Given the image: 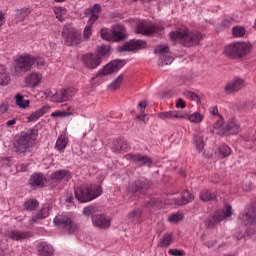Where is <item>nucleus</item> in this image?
<instances>
[{
	"mask_svg": "<svg viewBox=\"0 0 256 256\" xmlns=\"http://www.w3.org/2000/svg\"><path fill=\"white\" fill-rule=\"evenodd\" d=\"M170 39L171 41H179L185 47H195L203 39V34L197 31L189 32V29L184 28L170 32Z\"/></svg>",
	"mask_w": 256,
	"mask_h": 256,
	"instance_id": "obj_1",
	"label": "nucleus"
},
{
	"mask_svg": "<svg viewBox=\"0 0 256 256\" xmlns=\"http://www.w3.org/2000/svg\"><path fill=\"white\" fill-rule=\"evenodd\" d=\"M75 197L80 203H89L93 199H97L103 193L101 185L90 184L87 186H79L74 190Z\"/></svg>",
	"mask_w": 256,
	"mask_h": 256,
	"instance_id": "obj_2",
	"label": "nucleus"
},
{
	"mask_svg": "<svg viewBox=\"0 0 256 256\" xmlns=\"http://www.w3.org/2000/svg\"><path fill=\"white\" fill-rule=\"evenodd\" d=\"M35 139H37V132L35 129L22 132L14 143L15 152L18 153V155H25V153H29V151H31V147H33V143H35Z\"/></svg>",
	"mask_w": 256,
	"mask_h": 256,
	"instance_id": "obj_3",
	"label": "nucleus"
},
{
	"mask_svg": "<svg viewBox=\"0 0 256 256\" xmlns=\"http://www.w3.org/2000/svg\"><path fill=\"white\" fill-rule=\"evenodd\" d=\"M253 50V45L248 42H233L225 46L224 53L231 59H243Z\"/></svg>",
	"mask_w": 256,
	"mask_h": 256,
	"instance_id": "obj_4",
	"label": "nucleus"
},
{
	"mask_svg": "<svg viewBox=\"0 0 256 256\" xmlns=\"http://www.w3.org/2000/svg\"><path fill=\"white\" fill-rule=\"evenodd\" d=\"M243 225H245L247 235H255L256 233V203L244 210L241 217Z\"/></svg>",
	"mask_w": 256,
	"mask_h": 256,
	"instance_id": "obj_5",
	"label": "nucleus"
},
{
	"mask_svg": "<svg viewBox=\"0 0 256 256\" xmlns=\"http://www.w3.org/2000/svg\"><path fill=\"white\" fill-rule=\"evenodd\" d=\"M62 37H64L68 47H75V45H79L81 43V34L75 31V28L71 24L64 26Z\"/></svg>",
	"mask_w": 256,
	"mask_h": 256,
	"instance_id": "obj_6",
	"label": "nucleus"
},
{
	"mask_svg": "<svg viewBox=\"0 0 256 256\" xmlns=\"http://www.w3.org/2000/svg\"><path fill=\"white\" fill-rule=\"evenodd\" d=\"M35 65V57L31 54L21 55L16 59L15 71H23V73H27V71H31L33 66Z\"/></svg>",
	"mask_w": 256,
	"mask_h": 256,
	"instance_id": "obj_7",
	"label": "nucleus"
},
{
	"mask_svg": "<svg viewBox=\"0 0 256 256\" xmlns=\"http://www.w3.org/2000/svg\"><path fill=\"white\" fill-rule=\"evenodd\" d=\"M160 31H163V26H155L145 20L140 21L135 28V33L138 35H152V33H160Z\"/></svg>",
	"mask_w": 256,
	"mask_h": 256,
	"instance_id": "obj_8",
	"label": "nucleus"
},
{
	"mask_svg": "<svg viewBox=\"0 0 256 256\" xmlns=\"http://www.w3.org/2000/svg\"><path fill=\"white\" fill-rule=\"evenodd\" d=\"M147 47V42L143 40H130L123 45L118 47L119 53L132 52L136 53V51H141V49H145Z\"/></svg>",
	"mask_w": 256,
	"mask_h": 256,
	"instance_id": "obj_9",
	"label": "nucleus"
},
{
	"mask_svg": "<svg viewBox=\"0 0 256 256\" xmlns=\"http://www.w3.org/2000/svg\"><path fill=\"white\" fill-rule=\"evenodd\" d=\"M75 93H77V89L75 88L58 90L53 96H51L50 101H53V103H64L65 101L72 99V97H75Z\"/></svg>",
	"mask_w": 256,
	"mask_h": 256,
	"instance_id": "obj_10",
	"label": "nucleus"
},
{
	"mask_svg": "<svg viewBox=\"0 0 256 256\" xmlns=\"http://www.w3.org/2000/svg\"><path fill=\"white\" fill-rule=\"evenodd\" d=\"M127 61L125 60H113L106 64L103 69L99 70V75H111V73H117L119 69H122V67H125Z\"/></svg>",
	"mask_w": 256,
	"mask_h": 256,
	"instance_id": "obj_11",
	"label": "nucleus"
},
{
	"mask_svg": "<svg viewBox=\"0 0 256 256\" xmlns=\"http://www.w3.org/2000/svg\"><path fill=\"white\" fill-rule=\"evenodd\" d=\"M245 87V80L241 77H235L224 86V91L229 95L231 93H237Z\"/></svg>",
	"mask_w": 256,
	"mask_h": 256,
	"instance_id": "obj_12",
	"label": "nucleus"
},
{
	"mask_svg": "<svg viewBox=\"0 0 256 256\" xmlns=\"http://www.w3.org/2000/svg\"><path fill=\"white\" fill-rule=\"evenodd\" d=\"M82 61L87 69H97L103 59L98 54L88 53L82 57Z\"/></svg>",
	"mask_w": 256,
	"mask_h": 256,
	"instance_id": "obj_13",
	"label": "nucleus"
},
{
	"mask_svg": "<svg viewBox=\"0 0 256 256\" xmlns=\"http://www.w3.org/2000/svg\"><path fill=\"white\" fill-rule=\"evenodd\" d=\"M54 224L58 225V227H62L65 231L69 233H73L75 231V226H73V222H71V218L67 215L59 214L54 218Z\"/></svg>",
	"mask_w": 256,
	"mask_h": 256,
	"instance_id": "obj_14",
	"label": "nucleus"
},
{
	"mask_svg": "<svg viewBox=\"0 0 256 256\" xmlns=\"http://www.w3.org/2000/svg\"><path fill=\"white\" fill-rule=\"evenodd\" d=\"M155 53L161 55L159 60V65H171L175 59L172 56L167 55L169 53V46L168 45H159L155 49Z\"/></svg>",
	"mask_w": 256,
	"mask_h": 256,
	"instance_id": "obj_15",
	"label": "nucleus"
},
{
	"mask_svg": "<svg viewBox=\"0 0 256 256\" xmlns=\"http://www.w3.org/2000/svg\"><path fill=\"white\" fill-rule=\"evenodd\" d=\"M157 117L163 121H175V119H187V113H182L181 111L177 110H170L159 112Z\"/></svg>",
	"mask_w": 256,
	"mask_h": 256,
	"instance_id": "obj_16",
	"label": "nucleus"
},
{
	"mask_svg": "<svg viewBox=\"0 0 256 256\" xmlns=\"http://www.w3.org/2000/svg\"><path fill=\"white\" fill-rule=\"evenodd\" d=\"M92 224L97 229H109L111 227V218L104 214L92 215Z\"/></svg>",
	"mask_w": 256,
	"mask_h": 256,
	"instance_id": "obj_17",
	"label": "nucleus"
},
{
	"mask_svg": "<svg viewBox=\"0 0 256 256\" xmlns=\"http://www.w3.org/2000/svg\"><path fill=\"white\" fill-rule=\"evenodd\" d=\"M232 215V209L229 204H226L223 208V210H218L215 212L211 219V223H221V221H227L229 217Z\"/></svg>",
	"mask_w": 256,
	"mask_h": 256,
	"instance_id": "obj_18",
	"label": "nucleus"
},
{
	"mask_svg": "<svg viewBox=\"0 0 256 256\" xmlns=\"http://www.w3.org/2000/svg\"><path fill=\"white\" fill-rule=\"evenodd\" d=\"M101 13V5L95 4L94 6L87 8L85 10V15H90V18L86 25L93 27V23L99 19V14Z\"/></svg>",
	"mask_w": 256,
	"mask_h": 256,
	"instance_id": "obj_19",
	"label": "nucleus"
},
{
	"mask_svg": "<svg viewBox=\"0 0 256 256\" xmlns=\"http://www.w3.org/2000/svg\"><path fill=\"white\" fill-rule=\"evenodd\" d=\"M194 198H195V196H193V194H191V192L186 190L181 193V198L172 196L170 198V201H172L171 205H187V203H191V201H193Z\"/></svg>",
	"mask_w": 256,
	"mask_h": 256,
	"instance_id": "obj_20",
	"label": "nucleus"
},
{
	"mask_svg": "<svg viewBox=\"0 0 256 256\" xmlns=\"http://www.w3.org/2000/svg\"><path fill=\"white\" fill-rule=\"evenodd\" d=\"M112 33V41H123L125 37H127V30L125 29V26L121 24H117L111 28Z\"/></svg>",
	"mask_w": 256,
	"mask_h": 256,
	"instance_id": "obj_21",
	"label": "nucleus"
},
{
	"mask_svg": "<svg viewBox=\"0 0 256 256\" xmlns=\"http://www.w3.org/2000/svg\"><path fill=\"white\" fill-rule=\"evenodd\" d=\"M50 179L52 183H61V181H69V179H71V172H69V170H56L51 174Z\"/></svg>",
	"mask_w": 256,
	"mask_h": 256,
	"instance_id": "obj_22",
	"label": "nucleus"
},
{
	"mask_svg": "<svg viewBox=\"0 0 256 256\" xmlns=\"http://www.w3.org/2000/svg\"><path fill=\"white\" fill-rule=\"evenodd\" d=\"M125 159L132 163H137V165H151V158L141 154H127L125 155Z\"/></svg>",
	"mask_w": 256,
	"mask_h": 256,
	"instance_id": "obj_23",
	"label": "nucleus"
},
{
	"mask_svg": "<svg viewBox=\"0 0 256 256\" xmlns=\"http://www.w3.org/2000/svg\"><path fill=\"white\" fill-rule=\"evenodd\" d=\"M7 239H11L12 241H23L24 239H29L31 234L29 232L19 231V230H11L6 233Z\"/></svg>",
	"mask_w": 256,
	"mask_h": 256,
	"instance_id": "obj_24",
	"label": "nucleus"
},
{
	"mask_svg": "<svg viewBox=\"0 0 256 256\" xmlns=\"http://www.w3.org/2000/svg\"><path fill=\"white\" fill-rule=\"evenodd\" d=\"M41 81H43V75L38 72H32L26 77V83L30 87H37Z\"/></svg>",
	"mask_w": 256,
	"mask_h": 256,
	"instance_id": "obj_25",
	"label": "nucleus"
},
{
	"mask_svg": "<svg viewBox=\"0 0 256 256\" xmlns=\"http://www.w3.org/2000/svg\"><path fill=\"white\" fill-rule=\"evenodd\" d=\"M29 185L31 187H44L45 186V178L41 173L33 174L29 179Z\"/></svg>",
	"mask_w": 256,
	"mask_h": 256,
	"instance_id": "obj_26",
	"label": "nucleus"
},
{
	"mask_svg": "<svg viewBox=\"0 0 256 256\" xmlns=\"http://www.w3.org/2000/svg\"><path fill=\"white\" fill-rule=\"evenodd\" d=\"M38 253L40 256H53L55 250L51 244H47V242H42L39 245Z\"/></svg>",
	"mask_w": 256,
	"mask_h": 256,
	"instance_id": "obj_27",
	"label": "nucleus"
},
{
	"mask_svg": "<svg viewBox=\"0 0 256 256\" xmlns=\"http://www.w3.org/2000/svg\"><path fill=\"white\" fill-rule=\"evenodd\" d=\"M129 144L125 140H114L112 144V151L114 153H121V151H127Z\"/></svg>",
	"mask_w": 256,
	"mask_h": 256,
	"instance_id": "obj_28",
	"label": "nucleus"
},
{
	"mask_svg": "<svg viewBox=\"0 0 256 256\" xmlns=\"http://www.w3.org/2000/svg\"><path fill=\"white\" fill-rule=\"evenodd\" d=\"M51 109L49 106H43L42 108L36 110L34 113H32L30 116H28L29 123L37 121V119H41Z\"/></svg>",
	"mask_w": 256,
	"mask_h": 256,
	"instance_id": "obj_29",
	"label": "nucleus"
},
{
	"mask_svg": "<svg viewBox=\"0 0 256 256\" xmlns=\"http://www.w3.org/2000/svg\"><path fill=\"white\" fill-rule=\"evenodd\" d=\"M67 143H69V138H67L65 135H60L56 141L55 149L57 151L63 152L67 147Z\"/></svg>",
	"mask_w": 256,
	"mask_h": 256,
	"instance_id": "obj_30",
	"label": "nucleus"
},
{
	"mask_svg": "<svg viewBox=\"0 0 256 256\" xmlns=\"http://www.w3.org/2000/svg\"><path fill=\"white\" fill-rule=\"evenodd\" d=\"M240 130L241 128L236 120H230L226 125V133H229L230 135H237Z\"/></svg>",
	"mask_w": 256,
	"mask_h": 256,
	"instance_id": "obj_31",
	"label": "nucleus"
},
{
	"mask_svg": "<svg viewBox=\"0 0 256 256\" xmlns=\"http://www.w3.org/2000/svg\"><path fill=\"white\" fill-rule=\"evenodd\" d=\"M49 217V209L42 208L36 215L30 219V224L35 225L39 219H45Z\"/></svg>",
	"mask_w": 256,
	"mask_h": 256,
	"instance_id": "obj_32",
	"label": "nucleus"
},
{
	"mask_svg": "<svg viewBox=\"0 0 256 256\" xmlns=\"http://www.w3.org/2000/svg\"><path fill=\"white\" fill-rule=\"evenodd\" d=\"M201 201L207 202V201H213L215 197H217V194L215 192H211L208 189H204L200 192L199 195Z\"/></svg>",
	"mask_w": 256,
	"mask_h": 256,
	"instance_id": "obj_33",
	"label": "nucleus"
},
{
	"mask_svg": "<svg viewBox=\"0 0 256 256\" xmlns=\"http://www.w3.org/2000/svg\"><path fill=\"white\" fill-rule=\"evenodd\" d=\"M193 145L196 151H199V153H201V151L205 149V141H203V136L195 135L193 138Z\"/></svg>",
	"mask_w": 256,
	"mask_h": 256,
	"instance_id": "obj_34",
	"label": "nucleus"
},
{
	"mask_svg": "<svg viewBox=\"0 0 256 256\" xmlns=\"http://www.w3.org/2000/svg\"><path fill=\"white\" fill-rule=\"evenodd\" d=\"M173 243V234H164L158 242V247H170Z\"/></svg>",
	"mask_w": 256,
	"mask_h": 256,
	"instance_id": "obj_35",
	"label": "nucleus"
},
{
	"mask_svg": "<svg viewBox=\"0 0 256 256\" xmlns=\"http://www.w3.org/2000/svg\"><path fill=\"white\" fill-rule=\"evenodd\" d=\"M11 79L9 78V74H7V69L5 66L0 65V85H8Z\"/></svg>",
	"mask_w": 256,
	"mask_h": 256,
	"instance_id": "obj_36",
	"label": "nucleus"
},
{
	"mask_svg": "<svg viewBox=\"0 0 256 256\" xmlns=\"http://www.w3.org/2000/svg\"><path fill=\"white\" fill-rule=\"evenodd\" d=\"M121 83H123V74H120L114 81H112L108 85V91H117V89L121 87Z\"/></svg>",
	"mask_w": 256,
	"mask_h": 256,
	"instance_id": "obj_37",
	"label": "nucleus"
},
{
	"mask_svg": "<svg viewBox=\"0 0 256 256\" xmlns=\"http://www.w3.org/2000/svg\"><path fill=\"white\" fill-rule=\"evenodd\" d=\"M187 117H188V121H190V123H196V124L202 123L203 119H205V116H203V114H201L199 112H194V113L190 114L189 116L187 114Z\"/></svg>",
	"mask_w": 256,
	"mask_h": 256,
	"instance_id": "obj_38",
	"label": "nucleus"
},
{
	"mask_svg": "<svg viewBox=\"0 0 256 256\" xmlns=\"http://www.w3.org/2000/svg\"><path fill=\"white\" fill-rule=\"evenodd\" d=\"M15 99H16V105L20 107V109H27V107H29V100H25L23 95L17 94L15 96Z\"/></svg>",
	"mask_w": 256,
	"mask_h": 256,
	"instance_id": "obj_39",
	"label": "nucleus"
},
{
	"mask_svg": "<svg viewBox=\"0 0 256 256\" xmlns=\"http://www.w3.org/2000/svg\"><path fill=\"white\" fill-rule=\"evenodd\" d=\"M54 13H55L56 19H58V21H63V18L67 15V9H65V7H63V6L55 7Z\"/></svg>",
	"mask_w": 256,
	"mask_h": 256,
	"instance_id": "obj_40",
	"label": "nucleus"
},
{
	"mask_svg": "<svg viewBox=\"0 0 256 256\" xmlns=\"http://www.w3.org/2000/svg\"><path fill=\"white\" fill-rule=\"evenodd\" d=\"M229 155H231V148L226 144H222L219 147V157L225 159V157H229Z\"/></svg>",
	"mask_w": 256,
	"mask_h": 256,
	"instance_id": "obj_41",
	"label": "nucleus"
},
{
	"mask_svg": "<svg viewBox=\"0 0 256 256\" xmlns=\"http://www.w3.org/2000/svg\"><path fill=\"white\" fill-rule=\"evenodd\" d=\"M151 187V184L145 180H139L135 183V187L132 188V191H141V189H149Z\"/></svg>",
	"mask_w": 256,
	"mask_h": 256,
	"instance_id": "obj_42",
	"label": "nucleus"
},
{
	"mask_svg": "<svg viewBox=\"0 0 256 256\" xmlns=\"http://www.w3.org/2000/svg\"><path fill=\"white\" fill-rule=\"evenodd\" d=\"M73 112H71V107H68L66 111H55L51 113V117H71Z\"/></svg>",
	"mask_w": 256,
	"mask_h": 256,
	"instance_id": "obj_43",
	"label": "nucleus"
},
{
	"mask_svg": "<svg viewBox=\"0 0 256 256\" xmlns=\"http://www.w3.org/2000/svg\"><path fill=\"white\" fill-rule=\"evenodd\" d=\"M109 51H111V48L109 46L101 45L100 47H98V52L96 53V55H99V57L103 59V57H106V55H109Z\"/></svg>",
	"mask_w": 256,
	"mask_h": 256,
	"instance_id": "obj_44",
	"label": "nucleus"
},
{
	"mask_svg": "<svg viewBox=\"0 0 256 256\" xmlns=\"http://www.w3.org/2000/svg\"><path fill=\"white\" fill-rule=\"evenodd\" d=\"M214 129H217L220 135H225L226 127L225 125H223V119L220 118L218 121L214 123Z\"/></svg>",
	"mask_w": 256,
	"mask_h": 256,
	"instance_id": "obj_45",
	"label": "nucleus"
},
{
	"mask_svg": "<svg viewBox=\"0 0 256 256\" xmlns=\"http://www.w3.org/2000/svg\"><path fill=\"white\" fill-rule=\"evenodd\" d=\"M233 37H243L245 35V28L242 26H236L232 28Z\"/></svg>",
	"mask_w": 256,
	"mask_h": 256,
	"instance_id": "obj_46",
	"label": "nucleus"
},
{
	"mask_svg": "<svg viewBox=\"0 0 256 256\" xmlns=\"http://www.w3.org/2000/svg\"><path fill=\"white\" fill-rule=\"evenodd\" d=\"M101 38L104 39V41H112V32L111 30L107 28H102L100 31Z\"/></svg>",
	"mask_w": 256,
	"mask_h": 256,
	"instance_id": "obj_47",
	"label": "nucleus"
},
{
	"mask_svg": "<svg viewBox=\"0 0 256 256\" xmlns=\"http://www.w3.org/2000/svg\"><path fill=\"white\" fill-rule=\"evenodd\" d=\"M38 205H39V202L37 200L32 199L25 202L24 208L27 211H33Z\"/></svg>",
	"mask_w": 256,
	"mask_h": 256,
	"instance_id": "obj_48",
	"label": "nucleus"
},
{
	"mask_svg": "<svg viewBox=\"0 0 256 256\" xmlns=\"http://www.w3.org/2000/svg\"><path fill=\"white\" fill-rule=\"evenodd\" d=\"M182 219H183V214L181 213H174L168 217L169 223H179V221H181Z\"/></svg>",
	"mask_w": 256,
	"mask_h": 256,
	"instance_id": "obj_49",
	"label": "nucleus"
},
{
	"mask_svg": "<svg viewBox=\"0 0 256 256\" xmlns=\"http://www.w3.org/2000/svg\"><path fill=\"white\" fill-rule=\"evenodd\" d=\"M47 65V62H45V59L41 57H34V65L33 67H38V69H43Z\"/></svg>",
	"mask_w": 256,
	"mask_h": 256,
	"instance_id": "obj_50",
	"label": "nucleus"
},
{
	"mask_svg": "<svg viewBox=\"0 0 256 256\" xmlns=\"http://www.w3.org/2000/svg\"><path fill=\"white\" fill-rule=\"evenodd\" d=\"M29 15L27 9H21L17 12V21H25V18Z\"/></svg>",
	"mask_w": 256,
	"mask_h": 256,
	"instance_id": "obj_51",
	"label": "nucleus"
},
{
	"mask_svg": "<svg viewBox=\"0 0 256 256\" xmlns=\"http://www.w3.org/2000/svg\"><path fill=\"white\" fill-rule=\"evenodd\" d=\"M92 27L93 26H89L88 24H86L84 31H83L84 39H89L91 37V35L93 34Z\"/></svg>",
	"mask_w": 256,
	"mask_h": 256,
	"instance_id": "obj_52",
	"label": "nucleus"
},
{
	"mask_svg": "<svg viewBox=\"0 0 256 256\" xmlns=\"http://www.w3.org/2000/svg\"><path fill=\"white\" fill-rule=\"evenodd\" d=\"M95 213V207L94 206H88L83 209V215L86 217H89Z\"/></svg>",
	"mask_w": 256,
	"mask_h": 256,
	"instance_id": "obj_53",
	"label": "nucleus"
},
{
	"mask_svg": "<svg viewBox=\"0 0 256 256\" xmlns=\"http://www.w3.org/2000/svg\"><path fill=\"white\" fill-rule=\"evenodd\" d=\"M141 216V210L135 209L128 213V219H135Z\"/></svg>",
	"mask_w": 256,
	"mask_h": 256,
	"instance_id": "obj_54",
	"label": "nucleus"
},
{
	"mask_svg": "<svg viewBox=\"0 0 256 256\" xmlns=\"http://www.w3.org/2000/svg\"><path fill=\"white\" fill-rule=\"evenodd\" d=\"M185 97H187V99H190V101H199V96L191 91H186Z\"/></svg>",
	"mask_w": 256,
	"mask_h": 256,
	"instance_id": "obj_55",
	"label": "nucleus"
},
{
	"mask_svg": "<svg viewBox=\"0 0 256 256\" xmlns=\"http://www.w3.org/2000/svg\"><path fill=\"white\" fill-rule=\"evenodd\" d=\"M169 255H172V256H182L183 255V252H181V250H178V249H170L168 251Z\"/></svg>",
	"mask_w": 256,
	"mask_h": 256,
	"instance_id": "obj_56",
	"label": "nucleus"
},
{
	"mask_svg": "<svg viewBox=\"0 0 256 256\" xmlns=\"http://www.w3.org/2000/svg\"><path fill=\"white\" fill-rule=\"evenodd\" d=\"M146 207H148V209H151V207H161L159 206V202H157V200H152L150 202L146 203Z\"/></svg>",
	"mask_w": 256,
	"mask_h": 256,
	"instance_id": "obj_57",
	"label": "nucleus"
},
{
	"mask_svg": "<svg viewBox=\"0 0 256 256\" xmlns=\"http://www.w3.org/2000/svg\"><path fill=\"white\" fill-rule=\"evenodd\" d=\"M185 106H186V104H185L184 100L179 98L176 102L177 109H185Z\"/></svg>",
	"mask_w": 256,
	"mask_h": 256,
	"instance_id": "obj_58",
	"label": "nucleus"
},
{
	"mask_svg": "<svg viewBox=\"0 0 256 256\" xmlns=\"http://www.w3.org/2000/svg\"><path fill=\"white\" fill-rule=\"evenodd\" d=\"M138 109L141 111V113H144L145 109H147V102H139Z\"/></svg>",
	"mask_w": 256,
	"mask_h": 256,
	"instance_id": "obj_59",
	"label": "nucleus"
},
{
	"mask_svg": "<svg viewBox=\"0 0 256 256\" xmlns=\"http://www.w3.org/2000/svg\"><path fill=\"white\" fill-rule=\"evenodd\" d=\"M209 113L211 115H219V109L217 108V106H212L209 108Z\"/></svg>",
	"mask_w": 256,
	"mask_h": 256,
	"instance_id": "obj_60",
	"label": "nucleus"
},
{
	"mask_svg": "<svg viewBox=\"0 0 256 256\" xmlns=\"http://www.w3.org/2000/svg\"><path fill=\"white\" fill-rule=\"evenodd\" d=\"M5 25V13L0 11V27H3Z\"/></svg>",
	"mask_w": 256,
	"mask_h": 256,
	"instance_id": "obj_61",
	"label": "nucleus"
},
{
	"mask_svg": "<svg viewBox=\"0 0 256 256\" xmlns=\"http://www.w3.org/2000/svg\"><path fill=\"white\" fill-rule=\"evenodd\" d=\"M137 119H139L140 121H143V123H147V115H145V113L142 112V114L137 116Z\"/></svg>",
	"mask_w": 256,
	"mask_h": 256,
	"instance_id": "obj_62",
	"label": "nucleus"
},
{
	"mask_svg": "<svg viewBox=\"0 0 256 256\" xmlns=\"http://www.w3.org/2000/svg\"><path fill=\"white\" fill-rule=\"evenodd\" d=\"M17 123V119L8 120L6 122L7 127H13Z\"/></svg>",
	"mask_w": 256,
	"mask_h": 256,
	"instance_id": "obj_63",
	"label": "nucleus"
},
{
	"mask_svg": "<svg viewBox=\"0 0 256 256\" xmlns=\"http://www.w3.org/2000/svg\"><path fill=\"white\" fill-rule=\"evenodd\" d=\"M6 111H7V105L1 104L0 105V115H2V113H6Z\"/></svg>",
	"mask_w": 256,
	"mask_h": 256,
	"instance_id": "obj_64",
	"label": "nucleus"
}]
</instances>
